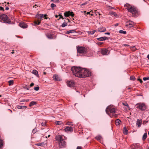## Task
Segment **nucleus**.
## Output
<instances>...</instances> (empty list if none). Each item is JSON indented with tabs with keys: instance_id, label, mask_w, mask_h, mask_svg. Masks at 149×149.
Wrapping results in <instances>:
<instances>
[{
	"instance_id": "nucleus-22",
	"label": "nucleus",
	"mask_w": 149,
	"mask_h": 149,
	"mask_svg": "<svg viewBox=\"0 0 149 149\" xmlns=\"http://www.w3.org/2000/svg\"><path fill=\"white\" fill-rule=\"evenodd\" d=\"M128 131L127 129L125 127H125L123 128V133L125 135H127L128 133Z\"/></svg>"
},
{
	"instance_id": "nucleus-30",
	"label": "nucleus",
	"mask_w": 149,
	"mask_h": 149,
	"mask_svg": "<svg viewBox=\"0 0 149 149\" xmlns=\"http://www.w3.org/2000/svg\"><path fill=\"white\" fill-rule=\"evenodd\" d=\"M32 73L35 75H36L38 74V71L36 70H33Z\"/></svg>"
},
{
	"instance_id": "nucleus-46",
	"label": "nucleus",
	"mask_w": 149,
	"mask_h": 149,
	"mask_svg": "<svg viewBox=\"0 0 149 149\" xmlns=\"http://www.w3.org/2000/svg\"><path fill=\"white\" fill-rule=\"evenodd\" d=\"M46 123H42V126H45V125Z\"/></svg>"
},
{
	"instance_id": "nucleus-51",
	"label": "nucleus",
	"mask_w": 149,
	"mask_h": 149,
	"mask_svg": "<svg viewBox=\"0 0 149 149\" xmlns=\"http://www.w3.org/2000/svg\"><path fill=\"white\" fill-rule=\"evenodd\" d=\"M61 18L62 19H64V18L63 17L61 16L59 18V19H58V20H59Z\"/></svg>"
},
{
	"instance_id": "nucleus-47",
	"label": "nucleus",
	"mask_w": 149,
	"mask_h": 149,
	"mask_svg": "<svg viewBox=\"0 0 149 149\" xmlns=\"http://www.w3.org/2000/svg\"><path fill=\"white\" fill-rule=\"evenodd\" d=\"M36 145L38 146H41L42 144L41 143H38L36 144Z\"/></svg>"
},
{
	"instance_id": "nucleus-31",
	"label": "nucleus",
	"mask_w": 149,
	"mask_h": 149,
	"mask_svg": "<svg viewBox=\"0 0 149 149\" xmlns=\"http://www.w3.org/2000/svg\"><path fill=\"white\" fill-rule=\"evenodd\" d=\"M9 83V86H11L13 84V80H10L8 81Z\"/></svg>"
},
{
	"instance_id": "nucleus-24",
	"label": "nucleus",
	"mask_w": 149,
	"mask_h": 149,
	"mask_svg": "<svg viewBox=\"0 0 149 149\" xmlns=\"http://www.w3.org/2000/svg\"><path fill=\"white\" fill-rule=\"evenodd\" d=\"M97 30H93L92 31H89L87 32L89 34L93 35L95 32Z\"/></svg>"
},
{
	"instance_id": "nucleus-10",
	"label": "nucleus",
	"mask_w": 149,
	"mask_h": 149,
	"mask_svg": "<svg viewBox=\"0 0 149 149\" xmlns=\"http://www.w3.org/2000/svg\"><path fill=\"white\" fill-rule=\"evenodd\" d=\"M101 53L103 55H108L109 53V51L106 48H103L101 49Z\"/></svg>"
},
{
	"instance_id": "nucleus-21",
	"label": "nucleus",
	"mask_w": 149,
	"mask_h": 149,
	"mask_svg": "<svg viewBox=\"0 0 149 149\" xmlns=\"http://www.w3.org/2000/svg\"><path fill=\"white\" fill-rule=\"evenodd\" d=\"M121 122V120L119 119H117L115 121L116 125V126H119Z\"/></svg>"
},
{
	"instance_id": "nucleus-2",
	"label": "nucleus",
	"mask_w": 149,
	"mask_h": 149,
	"mask_svg": "<svg viewBox=\"0 0 149 149\" xmlns=\"http://www.w3.org/2000/svg\"><path fill=\"white\" fill-rule=\"evenodd\" d=\"M77 49L78 53L81 56H83L86 54L87 49L83 47H77Z\"/></svg>"
},
{
	"instance_id": "nucleus-48",
	"label": "nucleus",
	"mask_w": 149,
	"mask_h": 149,
	"mask_svg": "<svg viewBox=\"0 0 149 149\" xmlns=\"http://www.w3.org/2000/svg\"><path fill=\"white\" fill-rule=\"evenodd\" d=\"M34 83H31L30 84V86H32L34 85Z\"/></svg>"
},
{
	"instance_id": "nucleus-35",
	"label": "nucleus",
	"mask_w": 149,
	"mask_h": 149,
	"mask_svg": "<svg viewBox=\"0 0 149 149\" xmlns=\"http://www.w3.org/2000/svg\"><path fill=\"white\" fill-rule=\"evenodd\" d=\"M40 21H39L38 20L37 21H35L34 22L35 25H39L40 24Z\"/></svg>"
},
{
	"instance_id": "nucleus-3",
	"label": "nucleus",
	"mask_w": 149,
	"mask_h": 149,
	"mask_svg": "<svg viewBox=\"0 0 149 149\" xmlns=\"http://www.w3.org/2000/svg\"><path fill=\"white\" fill-rule=\"evenodd\" d=\"M135 107L136 108L141 111H145L147 109L146 106L144 103H137L136 104Z\"/></svg>"
},
{
	"instance_id": "nucleus-61",
	"label": "nucleus",
	"mask_w": 149,
	"mask_h": 149,
	"mask_svg": "<svg viewBox=\"0 0 149 149\" xmlns=\"http://www.w3.org/2000/svg\"><path fill=\"white\" fill-rule=\"evenodd\" d=\"M22 107H23V109H24V108H27V107L26 106H22Z\"/></svg>"
},
{
	"instance_id": "nucleus-45",
	"label": "nucleus",
	"mask_w": 149,
	"mask_h": 149,
	"mask_svg": "<svg viewBox=\"0 0 149 149\" xmlns=\"http://www.w3.org/2000/svg\"><path fill=\"white\" fill-rule=\"evenodd\" d=\"M0 10H1L3 11H4L3 8L1 6H0Z\"/></svg>"
},
{
	"instance_id": "nucleus-37",
	"label": "nucleus",
	"mask_w": 149,
	"mask_h": 149,
	"mask_svg": "<svg viewBox=\"0 0 149 149\" xmlns=\"http://www.w3.org/2000/svg\"><path fill=\"white\" fill-rule=\"evenodd\" d=\"M56 6L55 4H54V3H52L51 4V8L53 9V8L54 7H55Z\"/></svg>"
},
{
	"instance_id": "nucleus-52",
	"label": "nucleus",
	"mask_w": 149,
	"mask_h": 149,
	"mask_svg": "<svg viewBox=\"0 0 149 149\" xmlns=\"http://www.w3.org/2000/svg\"><path fill=\"white\" fill-rule=\"evenodd\" d=\"M112 13V14L114 15V16H115L116 15H117V14L115 13Z\"/></svg>"
},
{
	"instance_id": "nucleus-29",
	"label": "nucleus",
	"mask_w": 149,
	"mask_h": 149,
	"mask_svg": "<svg viewBox=\"0 0 149 149\" xmlns=\"http://www.w3.org/2000/svg\"><path fill=\"white\" fill-rule=\"evenodd\" d=\"M3 146V141L1 139H0V148H1Z\"/></svg>"
},
{
	"instance_id": "nucleus-64",
	"label": "nucleus",
	"mask_w": 149,
	"mask_h": 149,
	"mask_svg": "<svg viewBox=\"0 0 149 149\" xmlns=\"http://www.w3.org/2000/svg\"><path fill=\"white\" fill-rule=\"evenodd\" d=\"M67 20H68V22H70V20L69 19H67Z\"/></svg>"
},
{
	"instance_id": "nucleus-53",
	"label": "nucleus",
	"mask_w": 149,
	"mask_h": 149,
	"mask_svg": "<svg viewBox=\"0 0 149 149\" xmlns=\"http://www.w3.org/2000/svg\"><path fill=\"white\" fill-rule=\"evenodd\" d=\"M105 35H109L110 34V33L109 32H107V33H105Z\"/></svg>"
},
{
	"instance_id": "nucleus-23",
	"label": "nucleus",
	"mask_w": 149,
	"mask_h": 149,
	"mask_svg": "<svg viewBox=\"0 0 149 149\" xmlns=\"http://www.w3.org/2000/svg\"><path fill=\"white\" fill-rule=\"evenodd\" d=\"M46 35L47 37L49 39H51L53 38V36L52 35L51 33L48 34Z\"/></svg>"
},
{
	"instance_id": "nucleus-15",
	"label": "nucleus",
	"mask_w": 149,
	"mask_h": 149,
	"mask_svg": "<svg viewBox=\"0 0 149 149\" xmlns=\"http://www.w3.org/2000/svg\"><path fill=\"white\" fill-rule=\"evenodd\" d=\"M97 30L100 32H102L105 31L106 30V29L105 27L101 26Z\"/></svg>"
},
{
	"instance_id": "nucleus-62",
	"label": "nucleus",
	"mask_w": 149,
	"mask_h": 149,
	"mask_svg": "<svg viewBox=\"0 0 149 149\" xmlns=\"http://www.w3.org/2000/svg\"><path fill=\"white\" fill-rule=\"evenodd\" d=\"M147 58H148V59L149 60V54H148V55H147Z\"/></svg>"
},
{
	"instance_id": "nucleus-58",
	"label": "nucleus",
	"mask_w": 149,
	"mask_h": 149,
	"mask_svg": "<svg viewBox=\"0 0 149 149\" xmlns=\"http://www.w3.org/2000/svg\"><path fill=\"white\" fill-rule=\"evenodd\" d=\"M44 18H45V19H46V17L47 16V15H44Z\"/></svg>"
},
{
	"instance_id": "nucleus-32",
	"label": "nucleus",
	"mask_w": 149,
	"mask_h": 149,
	"mask_svg": "<svg viewBox=\"0 0 149 149\" xmlns=\"http://www.w3.org/2000/svg\"><path fill=\"white\" fill-rule=\"evenodd\" d=\"M62 123L61 121H58L55 122V124L56 125H61Z\"/></svg>"
},
{
	"instance_id": "nucleus-4",
	"label": "nucleus",
	"mask_w": 149,
	"mask_h": 149,
	"mask_svg": "<svg viewBox=\"0 0 149 149\" xmlns=\"http://www.w3.org/2000/svg\"><path fill=\"white\" fill-rule=\"evenodd\" d=\"M106 112L107 114L110 116L111 115L110 113L112 114L115 113V108L113 106H109L106 108Z\"/></svg>"
},
{
	"instance_id": "nucleus-28",
	"label": "nucleus",
	"mask_w": 149,
	"mask_h": 149,
	"mask_svg": "<svg viewBox=\"0 0 149 149\" xmlns=\"http://www.w3.org/2000/svg\"><path fill=\"white\" fill-rule=\"evenodd\" d=\"M95 139H97V140L99 141L102 138V137L100 135H98L97 136L95 137Z\"/></svg>"
},
{
	"instance_id": "nucleus-55",
	"label": "nucleus",
	"mask_w": 149,
	"mask_h": 149,
	"mask_svg": "<svg viewBox=\"0 0 149 149\" xmlns=\"http://www.w3.org/2000/svg\"><path fill=\"white\" fill-rule=\"evenodd\" d=\"M138 80H139L140 81V83H142L143 82L142 80L141 79H138Z\"/></svg>"
},
{
	"instance_id": "nucleus-36",
	"label": "nucleus",
	"mask_w": 149,
	"mask_h": 149,
	"mask_svg": "<svg viewBox=\"0 0 149 149\" xmlns=\"http://www.w3.org/2000/svg\"><path fill=\"white\" fill-rule=\"evenodd\" d=\"M72 123V122H67L66 123V125H71L72 126H74L73 124H71Z\"/></svg>"
},
{
	"instance_id": "nucleus-12",
	"label": "nucleus",
	"mask_w": 149,
	"mask_h": 149,
	"mask_svg": "<svg viewBox=\"0 0 149 149\" xmlns=\"http://www.w3.org/2000/svg\"><path fill=\"white\" fill-rule=\"evenodd\" d=\"M67 85L69 87H73L74 86V83L72 81H70L67 82Z\"/></svg>"
},
{
	"instance_id": "nucleus-11",
	"label": "nucleus",
	"mask_w": 149,
	"mask_h": 149,
	"mask_svg": "<svg viewBox=\"0 0 149 149\" xmlns=\"http://www.w3.org/2000/svg\"><path fill=\"white\" fill-rule=\"evenodd\" d=\"M73 127H72L68 126L64 129L65 131L66 132H72L73 131Z\"/></svg>"
},
{
	"instance_id": "nucleus-44",
	"label": "nucleus",
	"mask_w": 149,
	"mask_h": 149,
	"mask_svg": "<svg viewBox=\"0 0 149 149\" xmlns=\"http://www.w3.org/2000/svg\"><path fill=\"white\" fill-rule=\"evenodd\" d=\"M36 132V129L35 128L34 129H33V131H32V133L33 134H34Z\"/></svg>"
},
{
	"instance_id": "nucleus-33",
	"label": "nucleus",
	"mask_w": 149,
	"mask_h": 149,
	"mask_svg": "<svg viewBox=\"0 0 149 149\" xmlns=\"http://www.w3.org/2000/svg\"><path fill=\"white\" fill-rule=\"evenodd\" d=\"M67 23H66V22H64L61 25V26L62 27H64L65 26H67Z\"/></svg>"
},
{
	"instance_id": "nucleus-54",
	"label": "nucleus",
	"mask_w": 149,
	"mask_h": 149,
	"mask_svg": "<svg viewBox=\"0 0 149 149\" xmlns=\"http://www.w3.org/2000/svg\"><path fill=\"white\" fill-rule=\"evenodd\" d=\"M123 45L124 46H129V45H127V44H124Z\"/></svg>"
},
{
	"instance_id": "nucleus-7",
	"label": "nucleus",
	"mask_w": 149,
	"mask_h": 149,
	"mask_svg": "<svg viewBox=\"0 0 149 149\" xmlns=\"http://www.w3.org/2000/svg\"><path fill=\"white\" fill-rule=\"evenodd\" d=\"M64 15L65 17H68L70 15L72 17H73L74 16V14L72 12L68 11L65 12L64 13Z\"/></svg>"
},
{
	"instance_id": "nucleus-42",
	"label": "nucleus",
	"mask_w": 149,
	"mask_h": 149,
	"mask_svg": "<svg viewBox=\"0 0 149 149\" xmlns=\"http://www.w3.org/2000/svg\"><path fill=\"white\" fill-rule=\"evenodd\" d=\"M143 79L144 81H146L147 80H149V77H144L143 78Z\"/></svg>"
},
{
	"instance_id": "nucleus-60",
	"label": "nucleus",
	"mask_w": 149,
	"mask_h": 149,
	"mask_svg": "<svg viewBox=\"0 0 149 149\" xmlns=\"http://www.w3.org/2000/svg\"><path fill=\"white\" fill-rule=\"evenodd\" d=\"M118 23H117V24H115L114 26H118Z\"/></svg>"
},
{
	"instance_id": "nucleus-40",
	"label": "nucleus",
	"mask_w": 149,
	"mask_h": 149,
	"mask_svg": "<svg viewBox=\"0 0 149 149\" xmlns=\"http://www.w3.org/2000/svg\"><path fill=\"white\" fill-rule=\"evenodd\" d=\"M135 79V77L133 76H131L130 78V79L132 80H134Z\"/></svg>"
},
{
	"instance_id": "nucleus-49",
	"label": "nucleus",
	"mask_w": 149,
	"mask_h": 149,
	"mask_svg": "<svg viewBox=\"0 0 149 149\" xmlns=\"http://www.w3.org/2000/svg\"><path fill=\"white\" fill-rule=\"evenodd\" d=\"M92 11V10H91L90 12H87L86 13L87 14V15L90 14V13Z\"/></svg>"
},
{
	"instance_id": "nucleus-57",
	"label": "nucleus",
	"mask_w": 149,
	"mask_h": 149,
	"mask_svg": "<svg viewBox=\"0 0 149 149\" xmlns=\"http://www.w3.org/2000/svg\"><path fill=\"white\" fill-rule=\"evenodd\" d=\"M98 45H101L103 43V42H98Z\"/></svg>"
},
{
	"instance_id": "nucleus-1",
	"label": "nucleus",
	"mask_w": 149,
	"mask_h": 149,
	"mask_svg": "<svg viewBox=\"0 0 149 149\" xmlns=\"http://www.w3.org/2000/svg\"><path fill=\"white\" fill-rule=\"evenodd\" d=\"M71 70L73 75L78 77H89L91 75V72L88 70L80 67H73Z\"/></svg>"
},
{
	"instance_id": "nucleus-8",
	"label": "nucleus",
	"mask_w": 149,
	"mask_h": 149,
	"mask_svg": "<svg viewBox=\"0 0 149 149\" xmlns=\"http://www.w3.org/2000/svg\"><path fill=\"white\" fill-rule=\"evenodd\" d=\"M125 25L128 27H132L134 26V23L132 21L130 20L126 23Z\"/></svg>"
},
{
	"instance_id": "nucleus-9",
	"label": "nucleus",
	"mask_w": 149,
	"mask_h": 149,
	"mask_svg": "<svg viewBox=\"0 0 149 149\" xmlns=\"http://www.w3.org/2000/svg\"><path fill=\"white\" fill-rule=\"evenodd\" d=\"M65 137L64 136L59 135L56 136V140L60 141H64L65 139Z\"/></svg>"
},
{
	"instance_id": "nucleus-41",
	"label": "nucleus",
	"mask_w": 149,
	"mask_h": 149,
	"mask_svg": "<svg viewBox=\"0 0 149 149\" xmlns=\"http://www.w3.org/2000/svg\"><path fill=\"white\" fill-rule=\"evenodd\" d=\"M39 87L38 86H37L35 87L34 88V90L36 91H38L39 90Z\"/></svg>"
},
{
	"instance_id": "nucleus-39",
	"label": "nucleus",
	"mask_w": 149,
	"mask_h": 149,
	"mask_svg": "<svg viewBox=\"0 0 149 149\" xmlns=\"http://www.w3.org/2000/svg\"><path fill=\"white\" fill-rule=\"evenodd\" d=\"M17 108L18 109H23L22 106L20 105H17Z\"/></svg>"
},
{
	"instance_id": "nucleus-34",
	"label": "nucleus",
	"mask_w": 149,
	"mask_h": 149,
	"mask_svg": "<svg viewBox=\"0 0 149 149\" xmlns=\"http://www.w3.org/2000/svg\"><path fill=\"white\" fill-rule=\"evenodd\" d=\"M119 33H123V34H126V31H123V30H120L119 31Z\"/></svg>"
},
{
	"instance_id": "nucleus-26",
	"label": "nucleus",
	"mask_w": 149,
	"mask_h": 149,
	"mask_svg": "<svg viewBox=\"0 0 149 149\" xmlns=\"http://www.w3.org/2000/svg\"><path fill=\"white\" fill-rule=\"evenodd\" d=\"M147 137V134L146 133H145L143 135L142 137V139L143 140H144Z\"/></svg>"
},
{
	"instance_id": "nucleus-13",
	"label": "nucleus",
	"mask_w": 149,
	"mask_h": 149,
	"mask_svg": "<svg viewBox=\"0 0 149 149\" xmlns=\"http://www.w3.org/2000/svg\"><path fill=\"white\" fill-rule=\"evenodd\" d=\"M94 54V52L92 51L87 50V52L86 53V55L88 56H92Z\"/></svg>"
},
{
	"instance_id": "nucleus-19",
	"label": "nucleus",
	"mask_w": 149,
	"mask_h": 149,
	"mask_svg": "<svg viewBox=\"0 0 149 149\" xmlns=\"http://www.w3.org/2000/svg\"><path fill=\"white\" fill-rule=\"evenodd\" d=\"M36 17L38 19H42L44 17V15L42 14H38L36 15Z\"/></svg>"
},
{
	"instance_id": "nucleus-38",
	"label": "nucleus",
	"mask_w": 149,
	"mask_h": 149,
	"mask_svg": "<svg viewBox=\"0 0 149 149\" xmlns=\"http://www.w3.org/2000/svg\"><path fill=\"white\" fill-rule=\"evenodd\" d=\"M110 116L111 117L112 116H114L116 117L117 116V115L115 114V113H113L112 114V115H110Z\"/></svg>"
},
{
	"instance_id": "nucleus-20",
	"label": "nucleus",
	"mask_w": 149,
	"mask_h": 149,
	"mask_svg": "<svg viewBox=\"0 0 149 149\" xmlns=\"http://www.w3.org/2000/svg\"><path fill=\"white\" fill-rule=\"evenodd\" d=\"M76 32L75 31V30L73 29V30H69L68 31H67L65 33L66 34H69L70 33H76Z\"/></svg>"
},
{
	"instance_id": "nucleus-17",
	"label": "nucleus",
	"mask_w": 149,
	"mask_h": 149,
	"mask_svg": "<svg viewBox=\"0 0 149 149\" xmlns=\"http://www.w3.org/2000/svg\"><path fill=\"white\" fill-rule=\"evenodd\" d=\"M108 38V37L104 36L98 38H97V40L99 41H103L104 40H106Z\"/></svg>"
},
{
	"instance_id": "nucleus-27",
	"label": "nucleus",
	"mask_w": 149,
	"mask_h": 149,
	"mask_svg": "<svg viewBox=\"0 0 149 149\" xmlns=\"http://www.w3.org/2000/svg\"><path fill=\"white\" fill-rule=\"evenodd\" d=\"M136 124L138 125L139 127H140L141 125V123L140 122L139 119H138L137 120Z\"/></svg>"
},
{
	"instance_id": "nucleus-6",
	"label": "nucleus",
	"mask_w": 149,
	"mask_h": 149,
	"mask_svg": "<svg viewBox=\"0 0 149 149\" xmlns=\"http://www.w3.org/2000/svg\"><path fill=\"white\" fill-rule=\"evenodd\" d=\"M127 9L129 12L134 14H136L137 13L136 9L134 7L131 6L129 8H128Z\"/></svg>"
},
{
	"instance_id": "nucleus-16",
	"label": "nucleus",
	"mask_w": 149,
	"mask_h": 149,
	"mask_svg": "<svg viewBox=\"0 0 149 149\" xmlns=\"http://www.w3.org/2000/svg\"><path fill=\"white\" fill-rule=\"evenodd\" d=\"M53 79L55 81H60L61 80V78L58 75L56 74L54 75Z\"/></svg>"
},
{
	"instance_id": "nucleus-63",
	"label": "nucleus",
	"mask_w": 149,
	"mask_h": 149,
	"mask_svg": "<svg viewBox=\"0 0 149 149\" xmlns=\"http://www.w3.org/2000/svg\"><path fill=\"white\" fill-rule=\"evenodd\" d=\"M58 15H55V17H56V18H57V17H58Z\"/></svg>"
},
{
	"instance_id": "nucleus-59",
	"label": "nucleus",
	"mask_w": 149,
	"mask_h": 149,
	"mask_svg": "<svg viewBox=\"0 0 149 149\" xmlns=\"http://www.w3.org/2000/svg\"><path fill=\"white\" fill-rule=\"evenodd\" d=\"M6 10H8L9 9V8L8 7H7L6 8Z\"/></svg>"
},
{
	"instance_id": "nucleus-25",
	"label": "nucleus",
	"mask_w": 149,
	"mask_h": 149,
	"mask_svg": "<svg viewBox=\"0 0 149 149\" xmlns=\"http://www.w3.org/2000/svg\"><path fill=\"white\" fill-rule=\"evenodd\" d=\"M36 102L35 101H33L31 102L29 105L30 107H31L32 106L36 104Z\"/></svg>"
},
{
	"instance_id": "nucleus-56",
	"label": "nucleus",
	"mask_w": 149,
	"mask_h": 149,
	"mask_svg": "<svg viewBox=\"0 0 149 149\" xmlns=\"http://www.w3.org/2000/svg\"><path fill=\"white\" fill-rule=\"evenodd\" d=\"M123 104H124V105L126 106L127 107L128 106V105L127 104H124V103H123Z\"/></svg>"
},
{
	"instance_id": "nucleus-43",
	"label": "nucleus",
	"mask_w": 149,
	"mask_h": 149,
	"mask_svg": "<svg viewBox=\"0 0 149 149\" xmlns=\"http://www.w3.org/2000/svg\"><path fill=\"white\" fill-rule=\"evenodd\" d=\"M51 1H53L55 3H56L58 2L59 0H51Z\"/></svg>"
},
{
	"instance_id": "nucleus-18",
	"label": "nucleus",
	"mask_w": 149,
	"mask_h": 149,
	"mask_svg": "<svg viewBox=\"0 0 149 149\" xmlns=\"http://www.w3.org/2000/svg\"><path fill=\"white\" fill-rule=\"evenodd\" d=\"M66 145V143L65 141H60L59 145L61 147H64Z\"/></svg>"
},
{
	"instance_id": "nucleus-50",
	"label": "nucleus",
	"mask_w": 149,
	"mask_h": 149,
	"mask_svg": "<svg viewBox=\"0 0 149 149\" xmlns=\"http://www.w3.org/2000/svg\"><path fill=\"white\" fill-rule=\"evenodd\" d=\"M77 149H81V148L80 146H78L77 148Z\"/></svg>"
},
{
	"instance_id": "nucleus-14",
	"label": "nucleus",
	"mask_w": 149,
	"mask_h": 149,
	"mask_svg": "<svg viewBox=\"0 0 149 149\" xmlns=\"http://www.w3.org/2000/svg\"><path fill=\"white\" fill-rule=\"evenodd\" d=\"M19 26L23 28H25L27 27V24L23 22H21L19 24Z\"/></svg>"
},
{
	"instance_id": "nucleus-5",
	"label": "nucleus",
	"mask_w": 149,
	"mask_h": 149,
	"mask_svg": "<svg viewBox=\"0 0 149 149\" xmlns=\"http://www.w3.org/2000/svg\"><path fill=\"white\" fill-rule=\"evenodd\" d=\"M1 19L4 22L8 24H10L11 21L10 19H8V17L5 14H3L1 15L0 16Z\"/></svg>"
}]
</instances>
